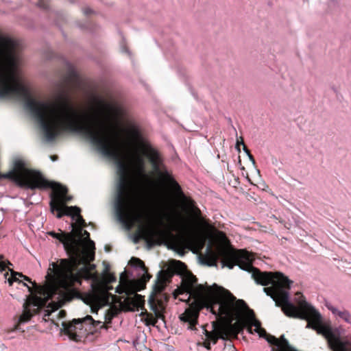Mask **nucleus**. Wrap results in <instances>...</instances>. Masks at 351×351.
<instances>
[{"mask_svg":"<svg viewBox=\"0 0 351 351\" xmlns=\"http://www.w3.org/2000/svg\"><path fill=\"white\" fill-rule=\"evenodd\" d=\"M155 314H156V318L154 319V322H152L153 326L155 325L158 319H163V317L158 312H155Z\"/></svg>","mask_w":351,"mask_h":351,"instance_id":"nucleus-27","label":"nucleus"},{"mask_svg":"<svg viewBox=\"0 0 351 351\" xmlns=\"http://www.w3.org/2000/svg\"><path fill=\"white\" fill-rule=\"evenodd\" d=\"M16 276L23 278L25 280L33 284L36 287V289L38 288L37 285L35 282H33L29 277L23 276V274L17 272H13L12 278L8 280L10 285H12L14 281H19V282H21V281L16 278Z\"/></svg>","mask_w":351,"mask_h":351,"instance_id":"nucleus-18","label":"nucleus"},{"mask_svg":"<svg viewBox=\"0 0 351 351\" xmlns=\"http://www.w3.org/2000/svg\"><path fill=\"white\" fill-rule=\"evenodd\" d=\"M117 291V293H121V292H119V291H118V287L117 288V291Z\"/></svg>","mask_w":351,"mask_h":351,"instance_id":"nucleus-38","label":"nucleus"},{"mask_svg":"<svg viewBox=\"0 0 351 351\" xmlns=\"http://www.w3.org/2000/svg\"><path fill=\"white\" fill-rule=\"evenodd\" d=\"M75 71H69L60 83V93L53 103L36 101L27 95L19 98L25 101L27 108L40 122L45 138L52 141L63 132L81 134L88 139L106 156L113 159L118 167L119 180L114 200L116 219H164V218L131 217L144 204L143 197L134 189L129 176V168L122 152V144L118 133H111L101 121V114L109 106L103 101L96 104L98 111L93 114H80L73 107L69 95V89L77 84Z\"/></svg>","mask_w":351,"mask_h":351,"instance_id":"nucleus-1","label":"nucleus"},{"mask_svg":"<svg viewBox=\"0 0 351 351\" xmlns=\"http://www.w3.org/2000/svg\"><path fill=\"white\" fill-rule=\"evenodd\" d=\"M240 145H242L241 143V140L240 141L237 140L236 147L239 150H240V148H239Z\"/></svg>","mask_w":351,"mask_h":351,"instance_id":"nucleus-31","label":"nucleus"},{"mask_svg":"<svg viewBox=\"0 0 351 351\" xmlns=\"http://www.w3.org/2000/svg\"><path fill=\"white\" fill-rule=\"evenodd\" d=\"M128 133L133 138H138L140 136L138 130L134 128L130 129Z\"/></svg>","mask_w":351,"mask_h":351,"instance_id":"nucleus-21","label":"nucleus"},{"mask_svg":"<svg viewBox=\"0 0 351 351\" xmlns=\"http://www.w3.org/2000/svg\"><path fill=\"white\" fill-rule=\"evenodd\" d=\"M160 274H161V271H160L158 272V278H157V280H156V282H159V280H160Z\"/></svg>","mask_w":351,"mask_h":351,"instance_id":"nucleus-33","label":"nucleus"},{"mask_svg":"<svg viewBox=\"0 0 351 351\" xmlns=\"http://www.w3.org/2000/svg\"><path fill=\"white\" fill-rule=\"evenodd\" d=\"M19 43L16 40L0 35V97L27 95L25 86L22 84L14 72L8 67L16 61Z\"/></svg>","mask_w":351,"mask_h":351,"instance_id":"nucleus-8","label":"nucleus"},{"mask_svg":"<svg viewBox=\"0 0 351 351\" xmlns=\"http://www.w3.org/2000/svg\"><path fill=\"white\" fill-rule=\"evenodd\" d=\"M32 316V313L29 312H25L21 317L20 321L22 322H26L31 319Z\"/></svg>","mask_w":351,"mask_h":351,"instance_id":"nucleus-20","label":"nucleus"},{"mask_svg":"<svg viewBox=\"0 0 351 351\" xmlns=\"http://www.w3.org/2000/svg\"><path fill=\"white\" fill-rule=\"evenodd\" d=\"M114 295L107 291H99L95 292L90 298V305L92 313L106 306H110L112 302Z\"/></svg>","mask_w":351,"mask_h":351,"instance_id":"nucleus-12","label":"nucleus"},{"mask_svg":"<svg viewBox=\"0 0 351 351\" xmlns=\"http://www.w3.org/2000/svg\"><path fill=\"white\" fill-rule=\"evenodd\" d=\"M223 349L222 350H217V351H224V350H227V351H234V346L231 343V342H228V343H223Z\"/></svg>","mask_w":351,"mask_h":351,"instance_id":"nucleus-22","label":"nucleus"},{"mask_svg":"<svg viewBox=\"0 0 351 351\" xmlns=\"http://www.w3.org/2000/svg\"><path fill=\"white\" fill-rule=\"evenodd\" d=\"M241 143L243 145V149L244 150V152L247 154V155L248 156L249 154H251L250 153V151L248 149V148L247 147V146L245 145L244 143V141H243V138L242 137H241Z\"/></svg>","mask_w":351,"mask_h":351,"instance_id":"nucleus-25","label":"nucleus"},{"mask_svg":"<svg viewBox=\"0 0 351 351\" xmlns=\"http://www.w3.org/2000/svg\"><path fill=\"white\" fill-rule=\"evenodd\" d=\"M38 4L39 7L43 9H47L49 8L48 0H39Z\"/></svg>","mask_w":351,"mask_h":351,"instance_id":"nucleus-23","label":"nucleus"},{"mask_svg":"<svg viewBox=\"0 0 351 351\" xmlns=\"http://www.w3.org/2000/svg\"><path fill=\"white\" fill-rule=\"evenodd\" d=\"M130 263L132 267H134L135 268L141 269L145 276V280H149L151 276L148 274L147 269L145 267V263L142 260H141L140 258H136V257H132L130 261Z\"/></svg>","mask_w":351,"mask_h":351,"instance_id":"nucleus-15","label":"nucleus"},{"mask_svg":"<svg viewBox=\"0 0 351 351\" xmlns=\"http://www.w3.org/2000/svg\"><path fill=\"white\" fill-rule=\"evenodd\" d=\"M261 337L265 339L267 341L274 347V350H276L278 351V346H279V339L278 338L274 335L267 334V332L265 335Z\"/></svg>","mask_w":351,"mask_h":351,"instance_id":"nucleus-16","label":"nucleus"},{"mask_svg":"<svg viewBox=\"0 0 351 351\" xmlns=\"http://www.w3.org/2000/svg\"><path fill=\"white\" fill-rule=\"evenodd\" d=\"M102 329L107 330L103 322L95 321L91 315H86L74 319L71 322H62L61 332L75 341H81L87 335L100 332Z\"/></svg>","mask_w":351,"mask_h":351,"instance_id":"nucleus-9","label":"nucleus"},{"mask_svg":"<svg viewBox=\"0 0 351 351\" xmlns=\"http://www.w3.org/2000/svg\"><path fill=\"white\" fill-rule=\"evenodd\" d=\"M51 159L53 160V161H55L58 159V156L56 155H53V156H51Z\"/></svg>","mask_w":351,"mask_h":351,"instance_id":"nucleus-32","label":"nucleus"},{"mask_svg":"<svg viewBox=\"0 0 351 351\" xmlns=\"http://www.w3.org/2000/svg\"><path fill=\"white\" fill-rule=\"evenodd\" d=\"M199 311L195 308L189 307L184 312L179 315L180 321L187 324V329L197 330Z\"/></svg>","mask_w":351,"mask_h":351,"instance_id":"nucleus-13","label":"nucleus"},{"mask_svg":"<svg viewBox=\"0 0 351 351\" xmlns=\"http://www.w3.org/2000/svg\"><path fill=\"white\" fill-rule=\"evenodd\" d=\"M95 259V250H83L80 254L79 246L75 254L69 258H60L58 263L52 262L48 269L56 283L62 289H67L75 284L81 285L82 280H93V272L96 265L90 263Z\"/></svg>","mask_w":351,"mask_h":351,"instance_id":"nucleus-7","label":"nucleus"},{"mask_svg":"<svg viewBox=\"0 0 351 351\" xmlns=\"http://www.w3.org/2000/svg\"><path fill=\"white\" fill-rule=\"evenodd\" d=\"M325 306L331 312L336 320L345 322L351 326V313L348 310L344 307L339 308L329 302H326Z\"/></svg>","mask_w":351,"mask_h":351,"instance_id":"nucleus-14","label":"nucleus"},{"mask_svg":"<svg viewBox=\"0 0 351 351\" xmlns=\"http://www.w3.org/2000/svg\"><path fill=\"white\" fill-rule=\"evenodd\" d=\"M56 313V311H52L51 313H45L44 315V319L47 320L46 317H47L48 319H51L52 323L56 324L55 322H54V317H55V315H53V313ZM66 311L64 310H61V311H60L57 313V315H56V317H59V318H64V317H66Z\"/></svg>","mask_w":351,"mask_h":351,"instance_id":"nucleus-19","label":"nucleus"},{"mask_svg":"<svg viewBox=\"0 0 351 351\" xmlns=\"http://www.w3.org/2000/svg\"><path fill=\"white\" fill-rule=\"evenodd\" d=\"M249 159L252 161V162L254 165L256 163L255 159L252 154H249L248 155Z\"/></svg>","mask_w":351,"mask_h":351,"instance_id":"nucleus-30","label":"nucleus"},{"mask_svg":"<svg viewBox=\"0 0 351 351\" xmlns=\"http://www.w3.org/2000/svg\"><path fill=\"white\" fill-rule=\"evenodd\" d=\"M189 289L195 297L208 300L206 308L216 317H224L233 321L237 319L245 309L248 310L252 316L249 332L253 333L252 327L254 326V331L259 337L266 335V330L261 328V323L256 319L254 311L249 308L243 300H237L229 291L218 287L216 284H213L212 287L198 285L197 279L195 276L191 278Z\"/></svg>","mask_w":351,"mask_h":351,"instance_id":"nucleus-5","label":"nucleus"},{"mask_svg":"<svg viewBox=\"0 0 351 351\" xmlns=\"http://www.w3.org/2000/svg\"><path fill=\"white\" fill-rule=\"evenodd\" d=\"M7 263H8V265H12V264L10 263V262H9L8 261H7Z\"/></svg>","mask_w":351,"mask_h":351,"instance_id":"nucleus-37","label":"nucleus"},{"mask_svg":"<svg viewBox=\"0 0 351 351\" xmlns=\"http://www.w3.org/2000/svg\"><path fill=\"white\" fill-rule=\"evenodd\" d=\"M77 223L86 225V221H75V223L73 221H71L69 226L72 230L69 232H62L61 233H56L53 231H50L47 233L62 243L64 250L69 256L76 253L77 248L81 241L80 236L73 232V229Z\"/></svg>","mask_w":351,"mask_h":351,"instance_id":"nucleus-10","label":"nucleus"},{"mask_svg":"<svg viewBox=\"0 0 351 351\" xmlns=\"http://www.w3.org/2000/svg\"><path fill=\"white\" fill-rule=\"evenodd\" d=\"M220 256L222 267L232 269L238 265L241 269L251 273L256 284L270 285L264 287L263 291L275 302L276 306L281 307L283 313L289 317L307 320L306 327L323 335L332 351H351V342L341 339L340 328L325 326L320 313L304 299L300 301V308L290 301L289 290L293 281L287 276L279 271H261L252 265L251 255L244 250H223ZM301 297L304 298L303 295Z\"/></svg>","mask_w":351,"mask_h":351,"instance_id":"nucleus-2","label":"nucleus"},{"mask_svg":"<svg viewBox=\"0 0 351 351\" xmlns=\"http://www.w3.org/2000/svg\"><path fill=\"white\" fill-rule=\"evenodd\" d=\"M23 285L25 287H27L28 291L31 293H33L34 291L33 290V287H29L28 285H27L25 282H23Z\"/></svg>","mask_w":351,"mask_h":351,"instance_id":"nucleus-29","label":"nucleus"},{"mask_svg":"<svg viewBox=\"0 0 351 351\" xmlns=\"http://www.w3.org/2000/svg\"><path fill=\"white\" fill-rule=\"evenodd\" d=\"M119 226L130 232L134 243L141 240L145 241L147 248L162 244L173 233L182 239L191 237L197 228L193 222H204L209 226V221H117Z\"/></svg>","mask_w":351,"mask_h":351,"instance_id":"nucleus-6","label":"nucleus"},{"mask_svg":"<svg viewBox=\"0 0 351 351\" xmlns=\"http://www.w3.org/2000/svg\"><path fill=\"white\" fill-rule=\"evenodd\" d=\"M142 154L134 156V165L140 173L145 171V156L150 162L154 172L164 182H167L175 193L172 201L161 199L160 204L162 207L173 217L164 219H206L202 216L200 209L195 201L190 196L186 195L180 184L167 171L160 152L150 145H141Z\"/></svg>","mask_w":351,"mask_h":351,"instance_id":"nucleus-3","label":"nucleus"},{"mask_svg":"<svg viewBox=\"0 0 351 351\" xmlns=\"http://www.w3.org/2000/svg\"><path fill=\"white\" fill-rule=\"evenodd\" d=\"M83 12L85 15H88L89 14L93 12L92 10L89 8H84Z\"/></svg>","mask_w":351,"mask_h":351,"instance_id":"nucleus-28","label":"nucleus"},{"mask_svg":"<svg viewBox=\"0 0 351 351\" xmlns=\"http://www.w3.org/2000/svg\"><path fill=\"white\" fill-rule=\"evenodd\" d=\"M3 255H1V256H0V261H3Z\"/></svg>","mask_w":351,"mask_h":351,"instance_id":"nucleus-34","label":"nucleus"},{"mask_svg":"<svg viewBox=\"0 0 351 351\" xmlns=\"http://www.w3.org/2000/svg\"><path fill=\"white\" fill-rule=\"evenodd\" d=\"M80 232L82 236L84 237V239L87 241L86 248L84 250H95V243L90 239L89 232L83 230H81Z\"/></svg>","mask_w":351,"mask_h":351,"instance_id":"nucleus-17","label":"nucleus"},{"mask_svg":"<svg viewBox=\"0 0 351 351\" xmlns=\"http://www.w3.org/2000/svg\"><path fill=\"white\" fill-rule=\"evenodd\" d=\"M135 297H136V298H141V295H139V294H136V295H135Z\"/></svg>","mask_w":351,"mask_h":351,"instance_id":"nucleus-35","label":"nucleus"},{"mask_svg":"<svg viewBox=\"0 0 351 351\" xmlns=\"http://www.w3.org/2000/svg\"><path fill=\"white\" fill-rule=\"evenodd\" d=\"M202 328L205 337L202 338L203 341L199 342L198 345L204 347L208 350H211V344L217 343L219 339L227 341L229 338L230 328L227 326L217 325L213 322L212 330H207L204 326Z\"/></svg>","mask_w":351,"mask_h":351,"instance_id":"nucleus-11","label":"nucleus"},{"mask_svg":"<svg viewBox=\"0 0 351 351\" xmlns=\"http://www.w3.org/2000/svg\"><path fill=\"white\" fill-rule=\"evenodd\" d=\"M7 267L6 263L5 261H0V272H2L5 270Z\"/></svg>","mask_w":351,"mask_h":351,"instance_id":"nucleus-26","label":"nucleus"},{"mask_svg":"<svg viewBox=\"0 0 351 351\" xmlns=\"http://www.w3.org/2000/svg\"><path fill=\"white\" fill-rule=\"evenodd\" d=\"M113 317V315L111 313L110 310L108 309L106 311L104 314V319L105 320H108V322H111V319Z\"/></svg>","mask_w":351,"mask_h":351,"instance_id":"nucleus-24","label":"nucleus"},{"mask_svg":"<svg viewBox=\"0 0 351 351\" xmlns=\"http://www.w3.org/2000/svg\"><path fill=\"white\" fill-rule=\"evenodd\" d=\"M0 178L10 180L20 187L31 190L51 188L50 208L57 218L67 216L71 219H84L79 207L66 205L71 199L67 195L66 187L60 184L51 183L40 171L29 168L27 162L22 159L14 161L12 170L5 173H0Z\"/></svg>","mask_w":351,"mask_h":351,"instance_id":"nucleus-4","label":"nucleus"},{"mask_svg":"<svg viewBox=\"0 0 351 351\" xmlns=\"http://www.w3.org/2000/svg\"><path fill=\"white\" fill-rule=\"evenodd\" d=\"M8 275V273H5V274H4V276H5V278H6Z\"/></svg>","mask_w":351,"mask_h":351,"instance_id":"nucleus-36","label":"nucleus"}]
</instances>
